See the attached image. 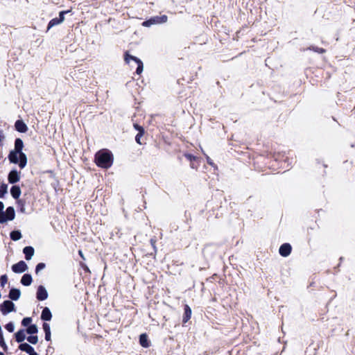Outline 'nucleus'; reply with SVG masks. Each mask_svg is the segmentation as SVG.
Listing matches in <instances>:
<instances>
[{
  "label": "nucleus",
  "mask_w": 355,
  "mask_h": 355,
  "mask_svg": "<svg viewBox=\"0 0 355 355\" xmlns=\"http://www.w3.org/2000/svg\"><path fill=\"white\" fill-rule=\"evenodd\" d=\"M113 154L108 149L98 150L95 155L96 165L103 168H109L113 164Z\"/></svg>",
  "instance_id": "nucleus-1"
},
{
  "label": "nucleus",
  "mask_w": 355,
  "mask_h": 355,
  "mask_svg": "<svg viewBox=\"0 0 355 355\" xmlns=\"http://www.w3.org/2000/svg\"><path fill=\"white\" fill-rule=\"evenodd\" d=\"M24 142L20 138L15 141V149L11 150L8 155V159L10 163L17 164L19 162L18 153L22 151Z\"/></svg>",
  "instance_id": "nucleus-2"
},
{
  "label": "nucleus",
  "mask_w": 355,
  "mask_h": 355,
  "mask_svg": "<svg viewBox=\"0 0 355 355\" xmlns=\"http://www.w3.org/2000/svg\"><path fill=\"white\" fill-rule=\"evenodd\" d=\"M168 20V17L165 15L161 16H154L150 17V19L144 21L142 23V26L145 27H150L152 25L155 24H162L166 23Z\"/></svg>",
  "instance_id": "nucleus-3"
},
{
  "label": "nucleus",
  "mask_w": 355,
  "mask_h": 355,
  "mask_svg": "<svg viewBox=\"0 0 355 355\" xmlns=\"http://www.w3.org/2000/svg\"><path fill=\"white\" fill-rule=\"evenodd\" d=\"M0 311L3 315H6L9 313L15 311V305L10 300H5L0 305Z\"/></svg>",
  "instance_id": "nucleus-4"
},
{
  "label": "nucleus",
  "mask_w": 355,
  "mask_h": 355,
  "mask_svg": "<svg viewBox=\"0 0 355 355\" xmlns=\"http://www.w3.org/2000/svg\"><path fill=\"white\" fill-rule=\"evenodd\" d=\"M28 268V266L25 261H20L18 263L12 266V270L15 273H21L25 272Z\"/></svg>",
  "instance_id": "nucleus-5"
},
{
  "label": "nucleus",
  "mask_w": 355,
  "mask_h": 355,
  "mask_svg": "<svg viewBox=\"0 0 355 355\" xmlns=\"http://www.w3.org/2000/svg\"><path fill=\"white\" fill-rule=\"evenodd\" d=\"M36 297L40 301H43L47 299L48 293L44 286H39L37 290Z\"/></svg>",
  "instance_id": "nucleus-6"
},
{
  "label": "nucleus",
  "mask_w": 355,
  "mask_h": 355,
  "mask_svg": "<svg viewBox=\"0 0 355 355\" xmlns=\"http://www.w3.org/2000/svg\"><path fill=\"white\" fill-rule=\"evenodd\" d=\"M291 250H292L291 245L289 243H286L282 244L280 246V248L279 249V252L281 256H282L284 257H286L291 254Z\"/></svg>",
  "instance_id": "nucleus-7"
},
{
  "label": "nucleus",
  "mask_w": 355,
  "mask_h": 355,
  "mask_svg": "<svg viewBox=\"0 0 355 355\" xmlns=\"http://www.w3.org/2000/svg\"><path fill=\"white\" fill-rule=\"evenodd\" d=\"M8 180L10 184L17 182L20 180L19 173L16 169L10 171L8 175Z\"/></svg>",
  "instance_id": "nucleus-8"
},
{
  "label": "nucleus",
  "mask_w": 355,
  "mask_h": 355,
  "mask_svg": "<svg viewBox=\"0 0 355 355\" xmlns=\"http://www.w3.org/2000/svg\"><path fill=\"white\" fill-rule=\"evenodd\" d=\"M15 128L17 131L24 133L28 130L26 124L22 120H17L15 123Z\"/></svg>",
  "instance_id": "nucleus-9"
},
{
  "label": "nucleus",
  "mask_w": 355,
  "mask_h": 355,
  "mask_svg": "<svg viewBox=\"0 0 355 355\" xmlns=\"http://www.w3.org/2000/svg\"><path fill=\"white\" fill-rule=\"evenodd\" d=\"M20 295H21V291L19 289L15 288H12L9 291L8 297L11 300L16 301L19 299Z\"/></svg>",
  "instance_id": "nucleus-10"
},
{
  "label": "nucleus",
  "mask_w": 355,
  "mask_h": 355,
  "mask_svg": "<svg viewBox=\"0 0 355 355\" xmlns=\"http://www.w3.org/2000/svg\"><path fill=\"white\" fill-rule=\"evenodd\" d=\"M191 309L189 305L185 304L184 307V315H183V318H182L183 324L187 323L191 318Z\"/></svg>",
  "instance_id": "nucleus-11"
},
{
  "label": "nucleus",
  "mask_w": 355,
  "mask_h": 355,
  "mask_svg": "<svg viewBox=\"0 0 355 355\" xmlns=\"http://www.w3.org/2000/svg\"><path fill=\"white\" fill-rule=\"evenodd\" d=\"M23 252L25 255V259L26 260H30L34 255L35 250L32 246H26L23 249Z\"/></svg>",
  "instance_id": "nucleus-12"
},
{
  "label": "nucleus",
  "mask_w": 355,
  "mask_h": 355,
  "mask_svg": "<svg viewBox=\"0 0 355 355\" xmlns=\"http://www.w3.org/2000/svg\"><path fill=\"white\" fill-rule=\"evenodd\" d=\"M52 318L51 312L48 307H44L42 311L41 319L44 321H50Z\"/></svg>",
  "instance_id": "nucleus-13"
},
{
  "label": "nucleus",
  "mask_w": 355,
  "mask_h": 355,
  "mask_svg": "<svg viewBox=\"0 0 355 355\" xmlns=\"http://www.w3.org/2000/svg\"><path fill=\"white\" fill-rule=\"evenodd\" d=\"M19 162L17 163L21 168H24L27 164V157L22 151L18 153Z\"/></svg>",
  "instance_id": "nucleus-14"
},
{
  "label": "nucleus",
  "mask_w": 355,
  "mask_h": 355,
  "mask_svg": "<svg viewBox=\"0 0 355 355\" xmlns=\"http://www.w3.org/2000/svg\"><path fill=\"white\" fill-rule=\"evenodd\" d=\"M21 189L19 186L14 185L10 189V194L13 198L18 200L21 195Z\"/></svg>",
  "instance_id": "nucleus-15"
},
{
  "label": "nucleus",
  "mask_w": 355,
  "mask_h": 355,
  "mask_svg": "<svg viewBox=\"0 0 355 355\" xmlns=\"http://www.w3.org/2000/svg\"><path fill=\"white\" fill-rule=\"evenodd\" d=\"M19 349L21 351L25 352L28 354L35 350L34 348L31 345H29L28 343H21L19 345Z\"/></svg>",
  "instance_id": "nucleus-16"
},
{
  "label": "nucleus",
  "mask_w": 355,
  "mask_h": 355,
  "mask_svg": "<svg viewBox=\"0 0 355 355\" xmlns=\"http://www.w3.org/2000/svg\"><path fill=\"white\" fill-rule=\"evenodd\" d=\"M15 340L19 343H23L22 342L26 338L25 330L20 329L15 334Z\"/></svg>",
  "instance_id": "nucleus-17"
},
{
  "label": "nucleus",
  "mask_w": 355,
  "mask_h": 355,
  "mask_svg": "<svg viewBox=\"0 0 355 355\" xmlns=\"http://www.w3.org/2000/svg\"><path fill=\"white\" fill-rule=\"evenodd\" d=\"M32 276L30 274H24L21 279V284L26 286H30L32 283Z\"/></svg>",
  "instance_id": "nucleus-18"
},
{
  "label": "nucleus",
  "mask_w": 355,
  "mask_h": 355,
  "mask_svg": "<svg viewBox=\"0 0 355 355\" xmlns=\"http://www.w3.org/2000/svg\"><path fill=\"white\" fill-rule=\"evenodd\" d=\"M139 343L144 347H149L150 344L148 336L146 334H142L139 336Z\"/></svg>",
  "instance_id": "nucleus-19"
},
{
  "label": "nucleus",
  "mask_w": 355,
  "mask_h": 355,
  "mask_svg": "<svg viewBox=\"0 0 355 355\" xmlns=\"http://www.w3.org/2000/svg\"><path fill=\"white\" fill-rule=\"evenodd\" d=\"M5 213L7 216L8 220H12L15 217V211L12 207H7Z\"/></svg>",
  "instance_id": "nucleus-20"
},
{
  "label": "nucleus",
  "mask_w": 355,
  "mask_h": 355,
  "mask_svg": "<svg viewBox=\"0 0 355 355\" xmlns=\"http://www.w3.org/2000/svg\"><path fill=\"white\" fill-rule=\"evenodd\" d=\"M10 239L12 241H19L22 237L21 233L19 230H13L10 234Z\"/></svg>",
  "instance_id": "nucleus-21"
},
{
  "label": "nucleus",
  "mask_w": 355,
  "mask_h": 355,
  "mask_svg": "<svg viewBox=\"0 0 355 355\" xmlns=\"http://www.w3.org/2000/svg\"><path fill=\"white\" fill-rule=\"evenodd\" d=\"M124 60L126 63H129L130 60H133L135 62H139V60H140V59H139L138 58H137L135 56L130 55L128 52H125V53Z\"/></svg>",
  "instance_id": "nucleus-22"
},
{
  "label": "nucleus",
  "mask_w": 355,
  "mask_h": 355,
  "mask_svg": "<svg viewBox=\"0 0 355 355\" xmlns=\"http://www.w3.org/2000/svg\"><path fill=\"white\" fill-rule=\"evenodd\" d=\"M26 331L27 334L33 335L37 333L38 329L36 324H31L27 327Z\"/></svg>",
  "instance_id": "nucleus-23"
},
{
  "label": "nucleus",
  "mask_w": 355,
  "mask_h": 355,
  "mask_svg": "<svg viewBox=\"0 0 355 355\" xmlns=\"http://www.w3.org/2000/svg\"><path fill=\"white\" fill-rule=\"evenodd\" d=\"M61 24V21H59V19L55 17V18H53L49 22V24H48V26H47V31H49V29H51L52 27L56 26V25H58Z\"/></svg>",
  "instance_id": "nucleus-24"
},
{
  "label": "nucleus",
  "mask_w": 355,
  "mask_h": 355,
  "mask_svg": "<svg viewBox=\"0 0 355 355\" xmlns=\"http://www.w3.org/2000/svg\"><path fill=\"white\" fill-rule=\"evenodd\" d=\"M8 192V185L6 184H1L0 186V198H3L6 193Z\"/></svg>",
  "instance_id": "nucleus-25"
},
{
  "label": "nucleus",
  "mask_w": 355,
  "mask_h": 355,
  "mask_svg": "<svg viewBox=\"0 0 355 355\" xmlns=\"http://www.w3.org/2000/svg\"><path fill=\"white\" fill-rule=\"evenodd\" d=\"M308 49L312 50L318 53H324L326 52V50L324 49L319 48V47L315 46H311L309 47Z\"/></svg>",
  "instance_id": "nucleus-26"
},
{
  "label": "nucleus",
  "mask_w": 355,
  "mask_h": 355,
  "mask_svg": "<svg viewBox=\"0 0 355 355\" xmlns=\"http://www.w3.org/2000/svg\"><path fill=\"white\" fill-rule=\"evenodd\" d=\"M0 346L3 348L4 351H6L8 349L7 345L4 341L2 331L0 332Z\"/></svg>",
  "instance_id": "nucleus-27"
},
{
  "label": "nucleus",
  "mask_w": 355,
  "mask_h": 355,
  "mask_svg": "<svg viewBox=\"0 0 355 355\" xmlns=\"http://www.w3.org/2000/svg\"><path fill=\"white\" fill-rule=\"evenodd\" d=\"M137 64V69H136V73L137 74H141L143 71V69H144V65H143V62H141V60H139V62H136Z\"/></svg>",
  "instance_id": "nucleus-28"
},
{
  "label": "nucleus",
  "mask_w": 355,
  "mask_h": 355,
  "mask_svg": "<svg viewBox=\"0 0 355 355\" xmlns=\"http://www.w3.org/2000/svg\"><path fill=\"white\" fill-rule=\"evenodd\" d=\"M27 340L30 343H31L33 345H35L37 343V341H38V338H37V336H33V335H31V336L27 337Z\"/></svg>",
  "instance_id": "nucleus-29"
},
{
  "label": "nucleus",
  "mask_w": 355,
  "mask_h": 355,
  "mask_svg": "<svg viewBox=\"0 0 355 355\" xmlns=\"http://www.w3.org/2000/svg\"><path fill=\"white\" fill-rule=\"evenodd\" d=\"M184 157L189 160L190 162L193 161H198L199 158L189 153H185Z\"/></svg>",
  "instance_id": "nucleus-30"
},
{
  "label": "nucleus",
  "mask_w": 355,
  "mask_h": 355,
  "mask_svg": "<svg viewBox=\"0 0 355 355\" xmlns=\"http://www.w3.org/2000/svg\"><path fill=\"white\" fill-rule=\"evenodd\" d=\"M46 265L44 263H39L35 267V273L37 275L42 270L44 269Z\"/></svg>",
  "instance_id": "nucleus-31"
},
{
  "label": "nucleus",
  "mask_w": 355,
  "mask_h": 355,
  "mask_svg": "<svg viewBox=\"0 0 355 355\" xmlns=\"http://www.w3.org/2000/svg\"><path fill=\"white\" fill-rule=\"evenodd\" d=\"M17 205L19 206V211L25 213V202L22 200H18Z\"/></svg>",
  "instance_id": "nucleus-32"
},
{
  "label": "nucleus",
  "mask_w": 355,
  "mask_h": 355,
  "mask_svg": "<svg viewBox=\"0 0 355 355\" xmlns=\"http://www.w3.org/2000/svg\"><path fill=\"white\" fill-rule=\"evenodd\" d=\"M6 329L9 332H13L15 329V325L14 323L12 322H8L5 326Z\"/></svg>",
  "instance_id": "nucleus-33"
},
{
  "label": "nucleus",
  "mask_w": 355,
  "mask_h": 355,
  "mask_svg": "<svg viewBox=\"0 0 355 355\" xmlns=\"http://www.w3.org/2000/svg\"><path fill=\"white\" fill-rule=\"evenodd\" d=\"M31 321H32L31 318H29V317L24 318L21 321V324L24 327H28L29 325H31L30 324H31Z\"/></svg>",
  "instance_id": "nucleus-34"
},
{
  "label": "nucleus",
  "mask_w": 355,
  "mask_h": 355,
  "mask_svg": "<svg viewBox=\"0 0 355 355\" xmlns=\"http://www.w3.org/2000/svg\"><path fill=\"white\" fill-rule=\"evenodd\" d=\"M8 221L7 216L5 211H2L0 212V223H4Z\"/></svg>",
  "instance_id": "nucleus-35"
},
{
  "label": "nucleus",
  "mask_w": 355,
  "mask_h": 355,
  "mask_svg": "<svg viewBox=\"0 0 355 355\" xmlns=\"http://www.w3.org/2000/svg\"><path fill=\"white\" fill-rule=\"evenodd\" d=\"M69 12V10H62L61 12H59V21L62 22L64 21V15L68 13Z\"/></svg>",
  "instance_id": "nucleus-36"
},
{
  "label": "nucleus",
  "mask_w": 355,
  "mask_h": 355,
  "mask_svg": "<svg viewBox=\"0 0 355 355\" xmlns=\"http://www.w3.org/2000/svg\"><path fill=\"white\" fill-rule=\"evenodd\" d=\"M0 281H1V286L2 287L4 286V285L7 283L8 282V277L6 275H3L1 276L0 277Z\"/></svg>",
  "instance_id": "nucleus-37"
},
{
  "label": "nucleus",
  "mask_w": 355,
  "mask_h": 355,
  "mask_svg": "<svg viewBox=\"0 0 355 355\" xmlns=\"http://www.w3.org/2000/svg\"><path fill=\"white\" fill-rule=\"evenodd\" d=\"M144 132H138L137 135L135 137V141L139 144H142V142L141 141V138L144 135Z\"/></svg>",
  "instance_id": "nucleus-38"
},
{
  "label": "nucleus",
  "mask_w": 355,
  "mask_h": 355,
  "mask_svg": "<svg viewBox=\"0 0 355 355\" xmlns=\"http://www.w3.org/2000/svg\"><path fill=\"white\" fill-rule=\"evenodd\" d=\"M42 327H43V329H44V333H49V332H51L50 325L48 323L44 322Z\"/></svg>",
  "instance_id": "nucleus-39"
},
{
  "label": "nucleus",
  "mask_w": 355,
  "mask_h": 355,
  "mask_svg": "<svg viewBox=\"0 0 355 355\" xmlns=\"http://www.w3.org/2000/svg\"><path fill=\"white\" fill-rule=\"evenodd\" d=\"M134 128L135 130H137L138 131V132H145L144 128L142 126L138 125L137 123L134 124Z\"/></svg>",
  "instance_id": "nucleus-40"
},
{
  "label": "nucleus",
  "mask_w": 355,
  "mask_h": 355,
  "mask_svg": "<svg viewBox=\"0 0 355 355\" xmlns=\"http://www.w3.org/2000/svg\"><path fill=\"white\" fill-rule=\"evenodd\" d=\"M198 161H193L192 162H191V167L192 168H194V169H197L198 167Z\"/></svg>",
  "instance_id": "nucleus-41"
},
{
  "label": "nucleus",
  "mask_w": 355,
  "mask_h": 355,
  "mask_svg": "<svg viewBox=\"0 0 355 355\" xmlns=\"http://www.w3.org/2000/svg\"><path fill=\"white\" fill-rule=\"evenodd\" d=\"M206 155L207 164H209L210 166H215V164L213 162V161L211 159V158L208 155Z\"/></svg>",
  "instance_id": "nucleus-42"
},
{
  "label": "nucleus",
  "mask_w": 355,
  "mask_h": 355,
  "mask_svg": "<svg viewBox=\"0 0 355 355\" xmlns=\"http://www.w3.org/2000/svg\"><path fill=\"white\" fill-rule=\"evenodd\" d=\"M4 139V135L2 130H0V146L2 145V141Z\"/></svg>",
  "instance_id": "nucleus-43"
},
{
  "label": "nucleus",
  "mask_w": 355,
  "mask_h": 355,
  "mask_svg": "<svg viewBox=\"0 0 355 355\" xmlns=\"http://www.w3.org/2000/svg\"><path fill=\"white\" fill-rule=\"evenodd\" d=\"M51 332L45 333V340H47V341L51 340Z\"/></svg>",
  "instance_id": "nucleus-44"
},
{
  "label": "nucleus",
  "mask_w": 355,
  "mask_h": 355,
  "mask_svg": "<svg viewBox=\"0 0 355 355\" xmlns=\"http://www.w3.org/2000/svg\"><path fill=\"white\" fill-rule=\"evenodd\" d=\"M3 208H4V205L3 203L0 201V212H1L2 211H3Z\"/></svg>",
  "instance_id": "nucleus-45"
},
{
  "label": "nucleus",
  "mask_w": 355,
  "mask_h": 355,
  "mask_svg": "<svg viewBox=\"0 0 355 355\" xmlns=\"http://www.w3.org/2000/svg\"><path fill=\"white\" fill-rule=\"evenodd\" d=\"M343 260H344V257H340V259H339L340 263L338 264L337 268H338V267H339V266H340V263H341V262H342ZM335 268H336V267Z\"/></svg>",
  "instance_id": "nucleus-46"
},
{
  "label": "nucleus",
  "mask_w": 355,
  "mask_h": 355,
  "mask_svg": "<svg viewBox=\"0 0 355 355\" xmlns=\"http://www.w3.org/2000/svg\"><path fill=\"white\" fill-rule=\"evenodd\" d=\"M78 254H80V256L83 259H85V257L83 256V252L81 250H79L78 251Z\"/></svg>",
  "instance_id": "nucleus-47"
},
{
  "label": "nucleus",
  "mask_w": 355,
  "mask_h": 355,
  "mask_svg": "<svg viewBox=\"0 0 355 355\" xmlns=\"http://www.w3.org/2000/svg\"><path fill=\"white\" fill-rule=\"evenodd\" d=\"M29 355H39V354L34 350L33 352L30 353Z\"/></svg>",
  "instance_id": "nucleus-48"
},
{
  "label": "nucleus",
  "mask_w": 355,
  "mask_h": 355,
  "mask_svg": "<svg viewBox=\"0 0 355 355\" xmlns=\"http://www.w3.org/2000/svg\"><path fill=\"white\" fill-rule=\"evenodd\" d=\"M150 242H151L152 245H154L155 241H153V239H150Z\"/></svg>",
  "instance_id": "nucleus-49"
},
{
  "label": "nucleus",
  "mask_w": 355,
  "mask_h": 355,
  "mask_svg": "<svg viewBox=\"0 0 355 355\" xmlns=\"http://www.w3.org/2000/svg\"><path fill=\"white\" fill-rule=\"evenodd\" d=\"M0 355H4L3 352H0Z\"/></svg>",
  "instance_id": "nucleus-50"
},
{
  "label": "nucleus",
  "mask_w": 355,
  "mask_h": 355,
  "mask_svg": "<svg viewBox=\"0 0 355 355\" xmlns=\"http://www.w3.org/2000/svg\"><path fill=\"white\" fill-rule=\"evenodd\" d=\"M353 111H354V113H355V107H354Z\"/></svg>",
  "instance_id": "nucleus-51"
}]
</instances>
